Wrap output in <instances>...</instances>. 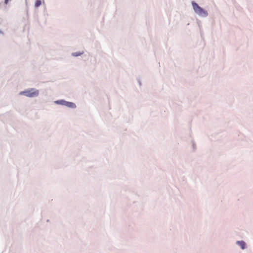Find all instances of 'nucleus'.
Masks as SVG:
<instances>
[{
    "label": "nucleus",
    "instance_id": "obj_1",
    "mask_svg": "<svg viewBox=\"0 0 253 253\" xmlns=\"http://www.w3.org/2000/svg\"><path fill=\"white\" fill-rule=\"evenodd\" d=\"M192 4L193 8L196 13L203 16H206L208 15V12L200 7L196 3L192 2Z\"/></svg>",
    "mask_w": 253,
    "mask_h": 253
},
{
    "label": "nucleus",
    "instance_id": "obj_5",
    "mask_svg": "<svg viewBox=\"0 0 253 253\" xmlns=\"http://www.w3.org/2000/svg\"><path fill=\"white\" fill-rule=\"evenodd\" d=\"M42 4V1L41 0H37L35 2V6L36 7H38Z\"/></svg>",
    "mask_w": 253,
    "mask_h": 253
},
{
    "label": "nucleus",
    "instance_id": "obj_7",
    "mask_svg": "<svg viewBox=\"0 0 253 253\" xmlns=\"http://www.w3.org/2000/svg\"><path fill=\"white\" fill-rule=\"evenodd\" d=\"M8 0H5V1H4L5 3L7 4L8 2Z\"/></svg>",
    "mask_w": 253,
    "mask_h": 253
},
{
    "label": "nucleus",
    "instance_id": "obj_2",
    "mask_svg": "<svg viewBox=\"0 0 253 253\" xmlns=\"http://www.w3.org/2000/svg\"><path fill=\"white\" fill-rule=\"evenodd\" d=\"M20 94H24L27 97H32L38 96L39 94V91L34 88H32L31 90L22 92L20 93Z\"/></svg>",
    "mask_w": 253,
    "mask_h": 253
},
{
    "label": "nucleus",
    "instance_id": "obj_6",
    "mask_svg": "<svg viewBox=\"0 0 253 253\" xmlns=\"http://www.w3.org/2000/svg\"><path fill=\"white\" fill-rule=\"evenodd\" d=\"M73 55L74 56H78L82 54L81 52H74L72 53Z\"/></svg>",
    "mask_w": 253,
    "mask_h": 253
},
{
    "label": "nucleus",
    "instance_id": "obj_3",
    "mask_svg": "<svg viewBox=\"0 0 253 253\" xmlns=\"http://www.w3.org/2000/svg\"><path fill=\"white\" fill-rule=\"evenodd\" d=\"M56 102L59 103L62 105L66 106L70 108H74L76 107V104L75 103L73 102L65 101L64 100L57 101Z\"/></svg>",
    "mask_w": 253,
    "mask_h": 253
},
{
    "label": "nucleus",
    "instance_id": "obj_4",
    "mask_svg": "<svg viewBox=\"0 0 253 253\" xmlns=\"http://www.w3.org/2000/svg\"><path fill=\"white\" fill-rule=\"evenodd\" d=\"M237 243L240 246L242 249H244L246 244L244 241H238Z\"/></svg>",
    "mask_w": 253,
    "mask_h": 253
}]
</instances>
